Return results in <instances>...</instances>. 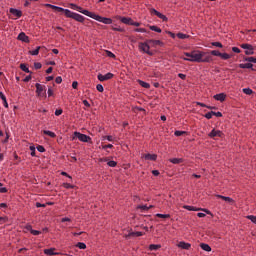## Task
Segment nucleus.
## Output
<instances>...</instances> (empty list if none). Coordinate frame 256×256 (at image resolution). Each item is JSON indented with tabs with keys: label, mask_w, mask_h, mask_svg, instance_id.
Segmentation results:
<instances>
[{
	"label": "nucleus",
	"mask_w": 256,
	"mask_h": 256,
	"mask_svg": "<svg viewBox=\"0 0 256 256\" xmlns=\"http://www.w3.org/2000/svg\"><path fill=\"white\" fill-rule=\"evenodd\" d=\"M183 61H189L190 63H211L213 57L208 52L201 50H193L191 52H184V56H181Z\"/></svg>",
	"instance_id": "nucleus-1"
},
{
	"label": "nucleus",
	"mask_w": 256,
	"mask_h": 256,
	"mask_svg": "<svg viewBox=\"0 0 256 256\" xmlns=\"http://www.w3.org/2000/svg\"><path fill=\"white\" fill-rule=\"evenodd\" d=\"M75 139H79L82 143H91V137L81 132H74L72 141H75Z\"/></svg>",
	"instance_id": "nucleus-2"
},
{
	"label": "nucleus",
	"mask_w": 256,
	"mask_h": 256,
	"mask_svg": "<svg viewBox=\"0 0 256 256\" xmlns=\"http://www.w3.org/2000/svg\"><path fill=\"white\" fill-rule=\"evenodd\" d=\"M92 19H94L95 21H98L99 23H103L104 25H111L113 23V19L102 17L95 13L92 15Z\"/></svg>",
	"instance_id": "nucleus-3"
},
{
	"label": "nucleus",
	"mask_w": 256,
	"mask_h": 256,
	"mask_svg": "<svg viewBox=\"0 0 256 256\" xmlns=\"http://www.w3.org/2000/svg\"><path fill=\"white\" fill-rule=\"evenodd\" d=\"M138 49L142 53H146V55H150V56L153 55V52H151V47L149 46V44L147 42H140L138 44Z\"/></svg>",
	"instance_id": "nucleus-4"
},
{
	"label": "nucleus",
	"mask_w": 256,
	"mask_h": 256,
	"mask_svg": "<svg viewBox=\"0 0 256 256\" xmlns=\"http://www.w3.org/2000/svg\"><path fill=\"white\" fill-rule=\"evenodd\" d=\"M183 209H186V211H203L204 213H206V215H213V213H211V211H209L208 209H201L195 206L184 205Z\"/></svg>",
	"instance_id": "nucleus-5"
},
{
	"label": "nucleus",
	"mask_w": 256,
	"mask_h": 256,
	"mask_svg": "<svg viewBox=\"0 0 256 256\" xmlns=\"http://www.w3.org/2000/svg\"><path fill=\"white\" fill-rule=\"evenodd\" d=\"M241 48L245 50V55H253L255 53V48L251 44H241Z\"/></svg>",
	"instance_id": "nucleus-6"
},
{
	"label": "nucleus",
	"mask_w": 256,
	"mask_h": 256,
	"mask_svg": "<svg viewBox=\"0 0 256 256\" xmlns=\"http://www.w3.org/2000/svg\"><path fill=\"white\" fill-rule=\"evenodd\" d=\"M224 135L225 134H223V131L212 129V131L208 134V137H210V139H215V137H224Z\"/></svg>",
	"instance_id": "nucleus-7"
},
{
	"label": "nucleus",
	"mask_w": 256,
	"mask_h": 256,
	"mask_svg": "<svg viewBox=\"0 0 256 256\" xmlns=\"http://www.w3.org/2000/svg\"><path fill=\"white\" fill-rule=\"evenodd\" d=\"M150 13H153L154 15H156V17H158L159 19H162V21H165V22L169 21V18H167V16L157 11L155 8H151Z\"/></svg>",
	"instance_id": "nucleus-8"
},
{
	"label": "nucleus",
	"mask_w": 256,
	"mask_h": 256,
	"mask_svg": "<svg viewBox=\"0 0 256 256\" xmlns=\"http://www.w3.org/2000/svg\"><path fill=\"white\" fill-rule=\"evenodd\" d=\"M112 77H114L113 73L108 72L104 75L103 74H98L97 79H98V81L103 82V81H109V79H111Z\"/></svg>",
	"instance_id": "nucleus-9"
},
{
	"label": "nucleus",
	"mask_w": 256,
	"mask_h": 256,
	"mask_svg": "<svg viewBox=\"0 0 256 256\" xmlns=\"http://www.w3.org/2000/svg\"><path fill=\"white\" fill-rule=\"evenodd\" d=\"M76 11H78L79 13H82V15H86V17H90V19H92L94 15L93 12L83 9L81 6L76 7Z\"/></svg>",
	"instance_id": "nucleus-10"
},
{
	"label": "nucleus",
	"mask_w": 256,
	"mask_h": 256,
	"mask_svg": "<svg viewBox=\"0 0 256 256\" xmlns=\"http://www.w3.org/2000/svg\"><path fill=\"white\" fill-rule=\"evenodd\" d=\"M177 247H179V249H184L186 251H189V249H191V243L185 242V241H180L177 244Z\"/></svg>",
	"instance_id": "nucleus-11"
},
{
	"label": "nucleus",
	"mask_w": 256,
	"mask_h": 256,
	"mask_svg": "<svg viewBox=\"0 0 256 256\" xmlns=\"http://www.w3.org/2000/svg\"><path fill=\"white\" fill-rule=\"evenodd\" d=\"M36 87V94L38 97H43V91H45V88L40 83L35 84Z\"/></svg>",
	"instance_id": "nucleus-12"
},
{
	"label": "nucleus",
	"mask_w": 256,
	"mask_h": 256,
	"mask_svg": "<svg viewBox=\"0 0 256 256\" xmlns=\"http://www.w3.org/2000/svg\"><path fill=\"white\" fill-rule=\"evenodd\" d=\"M213 98L215 99V101H220V103H223V101L227 99V94L225 93L215 94Z\"/></svg>",
	"instance_id": "nucleus-13"
},
{
	"label": "nucleus",
	"mask_w": 256,
	"mask_h": 256,
	"mask_svg": "<svg viewBox=\"0 0 256 256\" xmlns=\"http://www.w3.org/2000/svg\"><path fill=\"white\" fill-rule=\"evenodd\" d=\"M10 13L12 15H14V17H17L18 19L20 17H23V12L21 10H19V9H16V8H10Z\"/></svg>",
	"instance_id": "nucleus-14"
},
{
	"label": "nucleus",
	"mask_w": 256,
	"mask_h": 256,
	"mask_svg": "<svg viewBox=\"0 0 256 256\" xmlns=\"http://www.w3.org/2000/svg\"><path fill=\"white\" fill-rule=\"evenodd\" d=\"M216 197L218 199H223V201H226L227 203H235V200H233V198L229 197V196H223V195H220V194H217Z\"/></svg>",
	"instance_id": "nucleus-15"
},
{
	"label": "nucleus",
	"mask_w": 256,
	"mask_h": 256,
	"mask_svg": "<svg viewBox=\"0 0 256 256\" xmlns=\"http://www.w3.org/2000/svg\"><path fill=\"white\" fill-rule=\"evenodd\" d=\"M18 40H19V41H22L23 43H29V36L25 35L24 32H21V33L18 35Z\"/></svg>",
	"instance_id": "nucleus-16"
},
{
	"label": "nucleus",
	"mask_w": 256,
	"mask_h": 256,
	"mask_svg": "<svg viewBox=\"0 0 256 256\" xmlns=\"http://www.w3.org/2000/svg\"><path fill=\"white\" fill-rule=\"evenodd\" d=\"M119 20L121 23H124V25H131L133 23V19H131V17H119Z\"/></svg>",
	"instance_id": "nucleus-17"
},
{
	"label": "nucleus",
	"mask_w": 256,
	"mask_h": 256,
	"mask_svg": "<svg viewBox=\"0 0 256 256\" xmlns=\"http://www.w3.org/2000/svg\"><path fill=\"white\" fill-rule=\"evenodd\" d=\"M75 21H78V23H84L85 22V17L79 13H74L73 18Z\"/></svg>",
	"instance_id": "nucleus-18"
},
{
	"label": "nucleus",
	"mask_w": 256,
	"mask_h": 256,
	"mask_svg": "<svg viewBox=\"0 0 256 256\" xmlns=\"http://www.w3.org/2000/svg\"><path fill=\"white\" fill-rule=\"evenodd\" d=\"M143 158H145L146 161H157V154H144Z\"/></svg>",
	"instance_id": "nucleus-19"
},
{
	"label": "nucleus",
	"mask_w": 256,
	"mask_h": 256,
	"mask_svg": "<svg viewBox=\"0 0 256 256\" xmlns=\"http://www.w3.org/2000/svg\"><path fill=\"white\" fill-rule=\"evenodd\" d=\"M44 254L52 256V255H59V252H55V248H50V249H45Z\"/></svg>",
	"instance_id": "nucleus-20"
},
{
	"label": "nucleus",
	"mask_w": 256,
	"mask_h": 256,
	"mask_svg": "<svg viewBox=\"0 0 256 256\" xmlns=\"http://www.w3.org/2000/svg\"><path fill=\"white\" fill-rule=\"evenodd\" d=\"M200 247L203 251H206L207 253H211V246H209V244L201 243Z\"/></svg>",
	"instance_id": "nucleus-21"
},
{
	"label": "nucleus",
	"mask_w": 256,
	"mask_h": 256,
	"mask_svg": "<svg viewBox=\"0 0 256 256\" xmlns=\"http://www.w3.org/2000/svg\"><path fill=\"white\" fill-rule=\"evenodd\" d=\"M169 162L173 163V165H179V163H183V158H171Z\"/></svg>",
	"instance_id": "nucleus-22"
},
{
	"label": "nucleus",
	"mask_w": 256,
	"mask_h": 256,
	"mask_svg": "<svg viewBox=\"0 0 256 256\" xmlns=\"http://www.w3.org/2000/svg\"><path fill=\"white\" fill-rule=\"evenodd\" d=\"M239 68L240 69H253V65H252V63L248 62V63H244V64H239Z\"/></svg>",
	"instance_id": "nucleus-23"
},
{
	"label": "nucleus",
	"mask_w": 256,
	"mask_h": 256,
	"mask_svg": "<svg viewBox=\"0 0 256 256\" xmlns=\"http://www.w3.org/2000/svg\"><path fill=\"white\" fill-rule=\"evenodd\" d=\"M44 135H48V137H51L52 139H55L57 137V134L51 130H44L43 131Z\"/></svg>",
	"instance_id": "nucleus-24"
},
{
	"label": "nucleus",
	"mask_w": 256,
	"mask_h": 256,
	"mask_svg": "<svg viewBox=\"0 0 256 256\" xmlns=\"http://www.w3.org/2000/svg\"><path fill=\"white\" fill-rule=\"evenodd\" d=\"M138 83L141 87H144V89H150L151 88V84L143 81V80H138Z\"/></svg>",
	"instance_id": "nucleus-25"
},
{
	"label": "nucleus",
	"mask_w": 256,
	"mask_h": 256,
	"mask_svg": "<svg viewBox=\"0 0 256 256\" xmlns=\"http://www.w3.org/2000/svg\"><path fill=\"white\" fill-rule=\"evenodd\" d=\"M64 13H65L66 17H68L69 19H73L74 15H75V12H73L69 9H65Z\"/></svg>",
	"instance_id": "nucleus-26"
},
{
	"label": "nucleus",
	"mask_w": 256,
	"mask_h": 256,
	"mask_svg": "<svg viewBox=\"0 0 256 256\" xmlns=\"http://www.w3.org/2000/svg\"><path fill=\"white\" fill-rule=\"evenodd\" d=\"M128 237H143V232L138 231V232H130L128 234Z\"/></svg>",
	"instance_id": "nucleus-27"
},
{
	"label": "nucleus",
	"mask_w": 256,
	"mask_h": 256,
	"mask_svg": "<svg viewBox=\"0 0 256 256\" xmlns=\"http://www.w3.org/2000/svg\"><path fill=\"white\" fill-rule=\"evenodd\" d=\"M156 217H159V219H170L171 218V214H161V213H157Z\"/></svg>",
	"instance_id": "nucleus-28"
},
{
	"label": "nucleus",
	"mask_w": 256,
	"mask_h": 256,
	"mask_svg": "<svg viewBox=\"0 0 256 256\" xmlns=\"http://www.w3.org/2000/svg\"><path fill=\"white\" fill-rule=\"evenodd\" d=\"M40 49H41V46H38L35 50L29 51V54L33 56H37L39 55Z\"/></svg>",
	"instance_id": "nucleus-29"
},
{
	"label": "nucleus",
	"mask_w": 256,
	"mask_h": 256,
	"mask_svg": "<svg viewBox=\"0 0 256 256\" xmlns=\"http://www.w3.org/2000/svg\"><path fill=\"white\" fill-rule=\"evenodd\" d=\"M242 91L245 95H253V89L251 88H243Z\"/></svg>",
	"instance_id": "nucleus-30"
},
{
	"label": "nucleus",
	"mask_w": 256,
	"mask_h": 256,
	"mask_svg": "<svg viewBox=\"0 0 256 256\" xmlns=\"http://www.w3.org/2000/svg\"><path fill=\"white\" fill-rule=\"evenodd\" d=\"M221 59H223L224 61H227V59H231V54L228 53H221L220 54Z\"/></svg>",
	"instance_id": "nucleus-31"
},
{
	"label": "nucleus",
	"mask_w": 256,
	"mask_h": 256,
	"mask_svg": "<svg viewBox=\"0 0 256 256\" xmlns=\"http://www.w3.org/2000/svg\"><path fill=\"white\" fill-rule=\"evenodd\" d=\"M160 248H161V245H157V244H151L149 246L150 251H157V249H160Z\"/></svg>",
	"instance_id": "nucleus-32"
},
{
	"label": "nucleus",
	"mask_w": 256,
	"mask_h": 256,
	"mask_svg": "<svg viewBox=\"0 0 256 256\" xmlns=\"http://www.w3.org/2000/svg\"><path fill=\"white\" fill-rule=\"evenodd\" d=\"M246 219H249V221H251V223H254V225H256V216L255 215H248V216H246Z\"/></svg>",
	"instance_id": "nucleus-33"
},
{
	"label": "nucleus",
	"mask_w": 256,
	"mask_h": 256,
	"mask_svg": "<svg viewBox=\"0 0 256 256\" xmlns=\"http://www.w3.org/2000/svg\"><path fill=\"white\" fill-rule=\"evenodd\" d=\"M20 69L24 71V73H30L29 67L26 64H20Z\"/></svg>",
	"instance_id": "nucleus-34"
},
{
	"label": "nucleus",
	"mask_w": 256,
	"mask_h": 256,
	"mask_svg": "<svg viewBox=\"0 0 256 256\" xmlns=\"http://www.w3.org/2000/svg\"><path fill=\"white\" fill-rule=\"evenodd\" d=\"M76 247H78V249H87V244H85L84 242H78L76 244Z\"/></svg>",
	"instance_id": "nucleus-35"
},
{
	"label": "nucleus",
	"mask_w": 256,
	"mask_h": 256,
	"mask_svg": "<svg viewBox=\"0 0 256 256\" xmlns=\"http://www.w3.org/2000/svg\"><path fill=\"white\" fill-rule=\"evenodd\" d=\"M150 31H155L156 33H161V28L157 26H149Z\"/></svg>",
	"instance_id": "nucleus-36"
},
{
	"label": "nucleus",
	"mask_w": 256,
	"mask_h": 256,
	"mask_svg": "<svg viewBox=\"0 0 256 256\" xmlns=\"http://www.w3.org/2000/svg\"><path fill=\"white\" fill-rule=\"evenodd\" d=\"M62 187H64V189H75V186L70 183H63Z\"/></svg>",
	"instance_id": "nucleus-37"
},
{
	"label": "nucleus",
	"mask_w": 256,
	"mask_h": 256,
	"mask_svg": "<svg viewBox=\"0 0 256 256\" xmlns=\"http://www.w3.org/2000/svg\"><path fill=\"white\" fill-rule=\"evenodd\" d=\"M112 30L118 31L119 33H125V29L121 28L120 26H118V27L112 26Z\"/></svg>",
	"instance_id": "nucleus-38"
},
{
	"label": "nucleus",
	"mask_w": 256,
	"mask_h": 256,
	"mask_svg": "<svg viewBox=\"0 0 256 256\" xmlns=\"http://www.w3.org/2000/svg\"><path fill=\"white\" fill-rule=\"evenodd\" d=\"M176 36L178 37V39H189V35L183 33H178L176 34Z\"/></svg>",
	"instance_id": "nucleus-39"
},
{
	"label": "nucleus",
	"mask_w": 256,
	"mask_h": 256,
	"mask_svg": "<svg viewBox=\"0 0 256 256\" xmlns=\"http://www.w3.org/2000/svg\"><path fill=\"white\" fill-rule=\"evenodd\" d=\"M187 132L186 131H180V130H176L174 132L175 137H181V135H185Z\"/></svg>",
	"instance_id": "nucleus-40"
},
{
	"label": "nucleus",
	"mask_w": 256,
	"mask_h": 256,
	"mask_svg": "<svg viewBox=\"0 0 256 256\" xmlns=\"http://www.w3.org/2000/svg\"><path fill=\"white\" fill-rule=\"evenodd\" d=\"M210 55H213L214 57H221V52H219V50H212Z\"/></svg>",
	"instance_id": "nucleus-41"
},
{
	"label": "nucleus",
	"mask_w": 256,
	"mask_h": 256,
	"mask_svg": "<svg viewBox=\"0 0 256 256\" xmlns=\"http://www.w3.org/2000/svg\"><path fill=\"white\" fill-rule=\"evenodd\" d=\"M149 43H153V45L163 46V42H161V40H149Z\"/></svg>",
	"instance_id": "nucleus-42"
},
{
	"label": "nucleus",
	"mask_w": 256,
	"mask_h": 256,
	"mask_svg": "<svg viewBox=\"0 0 256 256\" xmlns=\"http://www.w3.org/2000/svg\"><path fill=\"white\" fill-rule=\"evenodd\" d=\"M108 167H117V162L110 160L107 162Z\"/></svg>",
	"instance_id": "nucleus-43"
},
{
	"label": "nucleus",
	"mask_w": 256,
	"mask_h": 256,
	"mask_svg": "<svg viewBox=\"0 0 256 256\" xmlns=\"http://www.w3.org/2000/svg\"><path fill=\"white\" fill-rule=\"evenodd\" d=\"M134 31L135 33H147V29L145 28H136Z\"/></svg>",
	"instance_id": "nucleus-44"
},
{
	"label": "nucleus",
	"mask_w": 256,
	"mask_h": 256,
	"mask_svg": "<svg viewBox=\"0 0 256 256\" xmlns=\"http://www.w3.org/2000/svg\"><path fill=\"white\" fill-rule=\"evenodd\" d=\"M9 221V218L7 216L0 217V225H3V223H7Z\"/></svg>",
	"instance_id": "nucleus-45"
},
{
	"label": "nucleus",
	"mask_w": 256,
	"mask_h": 256,
	"mask_svg": "<svg viewBox=\"0 0 256 256\" xmlns=\"http://www.w3.org/2000/svg\"><path fill=\"white\" fill-rule=\"evenodd\" d=\"M96 89L99 93H103V91H105V88L101 84H97Z\"/></svg>",
	"instance_id": "nucleus-46"
},
{
	"label": "nucleus",
	"mask_w": 256,
	"mask_h": 256,
	"mask_svg": "<svg viewBox=\"0 0 256 256\" xmlns=\"http://www.w3.org/2000/svg\"><path fill=\"white\" fill-rule=\"evenodd\" d=\"M149 206H147V205H139L138 207H137V209H142L143 211H149Z\"/></svg>",
	"instance_id": "nucleus-47"
},
{
	"label": "nucleus",
	"mask_w": 256,
	"mask_h": 256,
	"mask_svg": "<svg viewBox=\"0 0 256 256\" xmlns=\"http://www.w3.org/2000/svg\"><path fill=\"white\" fill-rule=\"evenodd\" d=\"M245 61H248V63H256V58L255 57H248V58H245Z\"/></svg>",
	"instance_id": "nucleus-48"
},
{
	"label": "nucleus",
	"mask_w": 256,
	"mask_h": 256,
	"mask_svg": "<svg viewBox=\"0 0 256 256\" xmlns=\"http://www.w3.org/2000/svg\"><path fill=\"white\" fill-rule=\"evenodd\" d=\"M212 46L213 47H219L220 49H222L223 44L221 42H212Z\"/></svg>",
	"instance_id": "nucleus-49"
},
{
	"label": "nucleus",
	"mask_w": 256,
	"mask_h": 256,
	"mask_svg": "<svg viewBox=\"0 0 256 256\" xmlns=\"http://www.w3.org/2000/svg\"><path fill=\"white\" fill-rule=\"evenodd\" d=\"M206 119H212L213 118V111H210L204 115Z\"/></svg>",
	"instance_id": "nucleus-50"
},
{
	"label": "nucleus",
	"mask_w": 256,
	"mask_h": 256,
	"mask_svg": "<svg viewBox=\"0 0 256 256\" xmlns=\"http://www.w3.org/2000/svg\"><path fill=\"white\" fill-rule=\"evenodd\" d=\"M106 55L107 57H110L111 59H115V55L113 54V52L106 50Z\"/></svg>",
	"instance_id": "nucleus-51"
},
{
	"label": "nucleus",
	"mask_w": 256,
	"mask_h": 256,
	"mask_svg": "<svg viewBox=\"0 0 256 256\" xmlns=\"http://www.w3.org/2000/svg\"><path fill=\"white\" fill-rule=\"evenodd\" d=\"M37 151H39V153H45V147H43L42 145H39L36 147Z\"/></svg>",
	"instance_id": "nucleus-52"
},
{
	"label": "nucleus",
	"mask_w": 256,
	"mask_h": 256,
	"mask_svg": "<svg viewBox=\"0 0 256 256\" xmlns=\"http://www.w3.org/2000/svg\"><path fill=\"white\" fill-rule=\"evenodd\" d=\"M47 93H48V97H53V95H55V93L53 92V88L51 87L48 88Z\"/></svg>",
	"instance_id": "nucleus-53"
},
{
	"label": "nucleus",
	"mask_w": 256,
	"mask_h": 256,
	"mask_svg": "<svg viewBox=\"0 0 256 256\" xmlns=\"http://www.w3.org/2000/svg\"><path fill=\"white\" fill-rule=\"evenodd\" d=\"M61 223H71V218L64 217V218L61 219Z\"/></svg>",
	"instance_id": "nucleus-54"
},
{
	"label": "nucleus",
	"mask_w": 256,
	"mask_h": 256,
	"mask_svg": "<svg viewBox=\"0 0 256 256\" xmlns=\"http://www.w3.org/2000/svg\"><path fill=\"white\" fill-rule=\"evenodd\" d=\"M56 117H59V115H63V109H57L55 110Z\"/></svg>",
	"instance_id": "nucleus-55"
},
{
	"label": "nucleus",
	"mask_w": 256,
	"mask_h": 256,
	"mask_svg": "<svg viewBox=\"0 0 256 256\" xmlns=\"http://www.w3.org/2000/svg\"><path fill=\"white\" fill-rule=\"evenodd\" d=\"M30 151H31L30 153L31 157H35V146H30Z\"/></svg>",
	"instance_id": "nucleus-56"
},
{
	"label": "nucleus",
	"mask_w": 256,
	"mask_h": 256,
	"mask_svg": "<svg viewBox=\"0 0 256 256\" xmlns=\"http://www.w3.org/2000/svg\"><path fill=\"white\" fill-rule=\"evenodd\" d=\"M55 82L60 85V83H63V78L61 76L56 77Z\"/></svg>",
	"instance_id": "nucleus-57"
},
{
	"label": "nucleus",
	"mask_w": 256,
	"mask_h": 256,
	"mask_svg": "<svg viewBox=\"0 0 256 256\" xmlns=\"http://www.w3.org/2000/svg\"><path fill=\"white\" fill-rule=\"evenodd\" d=\"M41 67H43V65H41L40 62H35V63H34V68H35V69H41Z\"/></svg>",
	"instance_id": "nucleus-58"
},
{
	"label": "nucleus",
	"mask_w": 256,
	"mask_h": 256,
	"mask_svg": "<svg viewBox=\"0 0 256 256\" xmlns=\"http://www.w3.org/2000/svg\"><path fill=\"white\" fill-rule=\"evenodd\" d=\"M31 234H32V235H35V236L41 235V231H38V230H31Z\"/></svg>",
	"instance_id": "nucleus-59"
},
{
	"label": "nucleus",
	"mask_w": 256,
	"mask_h": 256,
	"mask_svg": "<svg viewBox=\"0 0 256 256\" xmlns=\"http://www.w3.org/2000/svg\"><path fill=\"white\" fill-rule=\"evenodd\" d=\"M102 149H113V144H107L102 146Z\"/></svg>",
	"instance_id": "nucleus-60"
},
{
	"label": "nucleus",
	"mask_w": 256,
	"mask_h": 256,
	"mask_svg": "<svg viewBox=\"0 0 256 256\" xmlns=\"http://www.w3.org/2000/svg\"><path fill=\"white\" fill-rule=\"evenodd\" d=\"M232 51H233V53H241V49H239L237 47H232Z\"/></svg>",
	"instance_id": "nucleus-61"
},
{
	"label": "nucleus",
	"mask_w": 256,
	"mask_h": 256,
	"mask_svg": "<svg viewBox=\"0 0 256 256\" xmlns=\"http://www.w3.org/2000/svg\"><path fill=\"white\" fill-rule=\"evenodd\" d=\"M213 115L215 117H223V113H221V112H213Z\"/></svg>",
	"instance_id": "nucleus-62"
},
{
	"label": "nucleus",
	"mask_w": 256,
	"mask_h": 256,
	"mask_svg": "<svg viewBox=\"0 0 256 256\" xmlns=\"http://www.w3.org/2000/svg\"><path fill=\"white\" fill-rule=\"evenodd\" d=\"M77 87H79V83H78L77 81H74V82L72 83V88H73V89H77Z\"/></svg>",
	"instance_id": "nucleus-63"
},
{
	"label": "nucleus",
	"mask_w": 256,
	"mask_h": 256,
	"mask_svg": "<svg viewBox=\"0 0 256 256\" xmlns=\"http://www.w3.org/2000/svg\"><path fill=\"white\" fill-rule=\"evenodd\" d=\"M103 139H107V141H113V136H105Z\"/></svg>",
	"instance_id": "nucleus-64"
}]
</instances>
